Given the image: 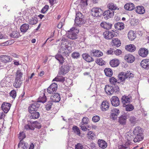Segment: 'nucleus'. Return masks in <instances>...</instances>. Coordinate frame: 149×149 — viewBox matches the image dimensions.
I'll return each instance as SVG.
<instances>
[{"instance_id":"nucleus-59","label":"nucleus","mask_w":149,"mask_h":149,"mask_svg":"<svg viewBox=\"0 0 149 149\" xmlns=\"http://www.w3.org/2000/svg\"><path fill=\"white\" fill-rule=\"evenodd\" d=\"M109 81L111 84L113 85L115 84L117 82V79L113 77H111L109 79Z\"/></svg>"},{"instance_id":"nucleus-3","label":"nucleus","mask_w":149,"mask_h":149,"mask_svg":"<svg viewBox=\"0 0 149 149\" xmlns=\"http://www.w3.org/2000/svg\"><path fill=\"white\" fill-rule=\"evenodd\" d=\"M79 32V30L75 29L74 27H72L68 31L67 37L71 39H76L77 38V34Z\"/></svg>"},{"instance_id":"nucleus-33","label":"nucleus","mask_w":149,"mask_h":149,"mask_svg":"<svg viewBox=\"0 0 149 149\" xmlns=\"http://www.w3.org/2000/svg\"><path fill=\"white\" fill-rule=\"evenodd\" d=\"M125 49L131 52H134L136 49L135 46L132 45H127L125 47Z\"/></svg>"},{"instance_id":"nucleus-20","label":"nucleus","mask_w":149,"mask_h":149,"mask_svg":"<svg viewBox=\"0 0 149 149\" xmlns=\"http://www.w3.org/2000/svg\"><path fill=\"white\" fill-rule=\"evenodd\" d=\"M97 143L99 146L103 149L105 148L107 146V142L102 139H99Z\"/></svg>"},{"instance_id":"nucleus-36","label":"nucleus","mask_w":149,"mask_h":149,"mask_svg":"<svg viewBox=\"0 0 149 149\" xmlns=\"http://www.w3.org/2000/svg\"><path fill=\"white\" fill-rule=\"evenodd\" d=\"M135 137L134 141L135 143L138 142L142 140L143 138V135L139 134L135 135Z\"/></svg>"},{"instance_id":"nucleus-14","label":"nucleus","mask_w":149,"mask_h":149,"mask_svg":"<svg viewBox=\"0 0 149 149\" xmlns=\"http://www.w3.org/2000/svg\"><path fill=\"white\" fill-rule=\"evenodd\" d=\"M11 105L8 103L4 102L1 106V108L5 113H7L10 109Z\"/></svg>"},{"instance_id":"nucleus-50","label":"nucleus","mask_w":149,"mask_h":149,"mask_svg":"<svg viewBox=\"0 0 149 149\" xmlns=\"http://www.w3.org/2000/svg\"><path fill=\"white\" fill-rule=\"evenodd\" d=\"M47 92L50 94H53L54 92H56V88H53L50 86L47 89Z\"/></svg>"},{"instance_id":"nucleus-52","label":"nucleus","mask_w":149,"mask_h":149,"mask_svg":"<svg viewBox=\"0 0 149 149\" xmlns=\"http://www.w3.org/2000/svg\"><path fill=\"white\" fill-rule=\"evenodd\" d=\"M72 56L74 59H77L80 56V54L79 52H74L72 54Z\"/></svg>"},{"instance_id":"nucleus-41","label":"nucleus","mask_w":149,"mask_h":149,"mask_svg":"<svg viewBox=\"0 0 149 149\" xmlns=\"http://www.w3.org/2000/svg\"><path fill=\"white\" fill-rule=\"evenodd\" d=\"M107 7L109 10H112V11L116 10L117 8L116 4L112 3H109L107 5Z\"/></svg>"},{"instance_id":"nucleus-32","label":"nucleus","mask_w":149,"mask_h":149,"mask_svg":"<svg viewBox=\"0 0 149 149\" xmlns=\"http://www.w3.org/2000/svg\"><path fill=\"white\" fill-rule=\"evenodd\" d=\"M112 44L113 46L118 47L121 45L120 40L118 38L113 39L112 40Z\"/></svg>"},{"instance_id":"nucleus-18","label":"nucleus","mask_w":149,"mask_h":149,"mask_svg":"<svg viewBox=\"0 0 149 149\" xmlns=\"http://www.w3.org/2000/svg\"><path fill=\"white\" fill-rule=\"evenodd\" d=\"M82 57L84 60L88 62L93 61L94 59L90 55L86 53L83 54Z\"/></svg>"},{"instance_id":"nucleus-17","label":"nucleus","mask_w":149,"mask_h":149,"mask_svg":"<svg viewBox=\"0 0 149 149\" xmlns=\"http://www.w3.org/2000/svg\"><path fill=\"white\" fill-rule=\"evenodd\" d=\"M12 60V58L8 56L2 55L0 58L1 61L4 63L10 62Z\"/></svg>"},{"instance_id":"nucleus-28","label":"nucleus","mask_w":149,"mask_h":149,"mask_svg":"<svg viewBox=\"0 0 149 149\" xmlns=\"http://www.w3.org/2000/svg\"><path fill=\"white\" fill-rule=\"evenodd\" d=\"M31 114L30 118L31 119H36L38 118L40 116V114L38 112L34 111L32 112H30Z\"/></svg>"},{"instance_id":"nucleus-62","label":"nucleus","mask_w":149,"mask_h":149,"mask_svg":"<svg viewBox=\"0 0 149 149\" xmlns=\"http://www.w3.org/2000/svg\"><path fill=\"white\" fill-rule=\"evenodd\" d=\"M10 95L13 98H15L16 96V92L15 91L13 90L10 93Z\"/></svg>"},{"instance_id":"nucleus-31","label":"nucleus","mask_w":149,"mask_h":149,"mask_svg":"<svg viewBox=\"0 0 149 149\" xmlns=\"http://www.w3.org/2000/svg\"><path fill=\"white\" fill-rule=\"evenodd\" d=\"M136 36V34L133 31H130L128 33V37L130 40H133L135 39Z\"/></svg>"},{"instance_id":"nucleus-37","label":"nucleus","mask_w":149,"mask_h":149,"mask_svg":"<svg viewBox=\"0 0 149 149\" xmlns=\"http://www.w3.org/2000/svg\"><path fill=\"white\" fill-rule=\"evenodd\" d=\"M20 146L22 148V149H26L28 147V144L25 143L22 140H20L19 143L18 144V147H19Z\"/></svg>"},{"instance_id":"nucleus-25","label":"nucleus","mask_w":149,"mask_h":149,"mask_svg":"<svg viewBox=\"0 0 149 149\" xmlns=\"http://www.w3.org/2000/svg\"><path fill=\"white\" fill-rule=\"evenodd\" d=\"M134 5L133 3H126L124 6L125 9L128 10H132L134 8Z\"/></svg>"},{"instance_id":"nucleus-30","label":"nucleus","mask_w":149,"mask_h":149,"mask_svg":"<svg viewBox=\"0 0 149 149\" xmlns=\"http://www.w3.org/2000/svg\"><path fill=\"white\" fill-rule=\"evenodd\" d=\"M115 29L118 30H121L124 28V24L122 22H117L114 25Z\"/></svg>"},{"instance_id":"nucleus-39","label":"nucleus","mask_w":149,"mask_h":149,"mask_svg":"<svg viewBox=\"0 0 149 149\" xmlns=\"http://www.w3.org/2000/svg\"><path fill=\"white\" fill-rule=\"evenodd\" d=\"M31 124L32 125V126L34 128L35 127L38 129L41 128V126L40 124L37 121H33L31 122L30 121Z\"/></svg>"},{"instance_id":"nucleus-64","label":"nucleus","mask_w":149,"mask_h":149,"mask_svg":"<svg viewBox=\"0 0 149 149\" xmlns=\"http://www.w3.org/2000/svg\"><path fill=\"white\" fill-rule=\"evenodd\" d=\"M130 121L131 123L134 124L136 122V119L135 118L134 116L131 117L130 118Z\"/></svg>"},{"instance_id":"nucleus-26","label":"nucleus","mask_w":149,"mask_h":149,"mask_svg":"<svg viewBox=\"0 0 149 149\" xmlns=\"http://www.w3.org/2000/svg\"><path fill=\"white\" fill-rule=\"evenodd\" d=\"M55 58L59 61L61 65H62L65 61V59L63 56L61 54H58L56 55Z\"/></svg>"},{"instance_id":"nucleus-63","label":"nucleus","mask_w":149,"mask_h":149,"mask_svg":"<svg viewBox=\"0 0 149 149\" xmlns=\"http://www.w3.org/2000/svg\"><path fill=\"white\" fill-rule=\"evenodd\" d=\"M49 8V6L46 5L41 10V12L43 13H45L48 10Z\"/></svg>"},{"instance_id":"nucleus-7","label":"nucleus","mask_w":149,"mask_h":149,"mask_svg":"<svg viewBox=\"0 0 149 149\" xmlns=\"http://www.w3.org/2000/svg\"><path fill=\"white\" fill-rule=\"evenodd\" d=\"M102 14L104 18L107 20L113 16L114 12L112 10H108L103 12Z\"/></svg>"},{"instance_id":"nucleus-23","label":"nucleus","mask_w":149,"mask_h":149,"mask_svg":"<svg viewBox=\"0 0 149 149\" xmlns=\"http://www.w3.org/2000/svg\"><path fill=\"white\" fill-rule=\"evenodd\" d=\"M139 54L142 57H146L148 53V51L146 49L141 48L139 51Z\"/></svg>"},{"instance_id":"nucleus-38","label":"nucleus","mask_w":149,"mask_h":149,"mask_svg":"<svg viewBox=\"0 0 149 149\" xmlns=\"http://www.w3.org/2000/svg\"><path fill=\"white\" fill-rule=\"evenodd\" d=\"M104 72L107 76L110 77L113 74L112 70L110 68H106L104 70Z\"/></svg>"},{"instance_id":"nucleus-51","label":"nucleus","mask_w":149,"mask_h":149,"mask_svg":"<svg viewBox=\"0 0 149 149\" xmlns=\"http://www.w3.org/2000/svg\"><path fill=\"white\" fill-rule=\"evenodd\" d=\"M19 33L16 31H13L10 34V36L13 38H17L19 37Z\"/></svg>"},{"instance_id":"nucleus-54","label":"nucleus","mask_w":149,"mask_h":149,"mask_svg":"<svg viewBox=\"0 0 149 149\" xmlns=\"http://www.w3.org/2000/svg\"><path fill=\"white\" fill-rule=\"evenodd\" d=\"M112 113L111 114L112 116L118 115L119 113V110L116 108L113 109L112 110Z\"/></svg>"},{"instance_id":"nucleus-13","label":"nucleus","mask_w":149,"mask_h":149,"mask_svg":"<svg viewBox=\"0 0 149 149\" xmlns=\"http://www.w3.org/2000/svg\"><path fill=\"white\" fill-rule=\"evenodd\" d=\"M51 101L53 102H58L60 100L61 97L59 94L57 93H54L52 95L50 98Z\"/></svg>"},{"instance_id":"nucleus-24","label":"nucleus","mask_w":149,"mask_h":149,"mask_svg":"<svg viewBox=\"0 0 149 149\" xmlns=\"http://www.w3.org/2000/svg\"><path fill=\"white\" fill-rule=\"evenodd\" d=\"M136 13L139 14H143L145 12L144 8L142 6H138L135 8Z\"/></svg>"},{"instance_id":"nucleus-12","label":"nucleus","mask_w":149,"mask_h":149,"mask_svg":"<svg viewBox=\"0 0 149 149\" xmlns=\"http://www.w3.org/2000/svg\"><path fill=\"white\" fill-rule=\"evenodd\" d=\"M112 105L115 107H117L120 104V101L118 98L116 96H113L111 99Z\"/></svg>"},{"instance_id":"nucleus-8","label":"nucleus","mask_w":149,"mask_h":149,"mask_svg":"<svg viewBox=\"0 0 149 149\" xmlns=\"http://www.w3.org/2000/svg\"><path fill=\"white\" fill-rule=\"evenodd\" d=\"M115 35L113 31L112 32L107 31L104 32L103 33L104 37L107 40L111 39L115 36Z\"/></svg>"},{"instance_id":"nucleus-44","label":"nucleus","mask_w":149,"mask_h":149,"mask_svg":"<svg viewBox=\"0 0 149 149\" xmlns=\"http://www.w3.org/2000/svg\"><path fill=\"white\" fill-rule=\"evenodd\" d=\"M65 80V77L62 76H57L53 79V81L63 82Z\"/></svg>"},{"instance_id":"nucleus-35","label":"nucleus","mask_w":149,"mask_h":149,"mask_svg":"<svg viewBox=\"0 0 149 149\" xmlns=\"http://www.w3.org/2000/svg\"><path fill=\"white\" fill-rule=\"evenodd\" d=\"M119 63L118 60L117 59H113L111 60L110 62V65L113 67L118 66L119 64Z\"/></svg>"},{"instance_id":"nucleus-22","label":"nucleus","mask_w":149,"mask_h":149,"mask_svg":"<svg viewBox=\"0 0 149 149\" xmlns=\"http://www.w3.org/2000/svg\"><path fill=\"white\" fill-rule=\"evenodd\" d=\"M125 59L128 62L132 63L135 60L134 57L131 54H127L124 57Z\"/></svg>"},{"instance_id":"nucleus-5","label":"nucleus","mask_w":149,"mask_h":149,"mask_svg":"<svg viewBox=\"0 0 149 149\" xmlns=\"http://www.w3.org/2000/svg\"><path fill=\"white\" fill-rule=\"evenodd\" d=\"M91 12L93 16L100 17L102 14L103 10L99 8H93L91 10Z\"/></svg>"},{"instance_id":"nucleus-48","label":"nucleus","mask_w":149,"mask_h":149,"mask_svg":"<svg viewBox=\"0 0 149 149\" xmlns=\"http://www.w3.org/2000/svg\"><path fill=\"white\" fill-rule=\"evenodd\" d=\"M67 43L65 42L62 43L61 45V50H64L68 49V46L67 45ZM60 51H61V50H60Z\"/></svg>"},{"instance_id":"nucleus-58","label":"nucleus","mask_w":149,"mask_h":149,"mask_svg":"<svg viewBox=\"0 0 149 149\" xmlns=\"http://www.w3.org/2000/svg\"><path fill=\"white\" fill-rule=\"evenodd\" d=\"M83 148H84V146L81 143H78L75 145V149H83Z\"/></svg>"},{"instance_id":"nucleus-15","label":"nucleus","mask_w":149,"mask_h":149,"mask_svg":"<svg viewBox=\"0 0 149 149\" xmlns=\"http://www.w3.org/2000/svg\"><path fill=\"white\" fill-rule=\"evenodd\" d=\"M140 65L143 68L147 70L149 69V60L146 59L142 60Z\"/></svg>"},{"instance_id":"nucleus-61","label":"nucleus","mask_w":149,"mask_h":149,"mask_svg":"<svg viewBox=\"0 0 149 149\" xmlns=\"http://www.w3.org/2000/svg\"><path fill=\"white\" fill-rule=\"evenodd\" d=\"M100 119V118L99 116H95L93 117L92 120L93 121L95 122H98Z\"/></svg>"},{"instance_id":"nucleus-53","label":"nucleus","mask_w":149,"mask_h":149,"mask_svg":"<svg viewBox=\"0 0 149 149\" xmlns=\"http://www.w3.org/2000/svg\"><path fill=\"white\" fill-rule=\"evenodd\" d=\"M96 63L99 65H102L104 64V61L102 59L97 58L95 60Z\"/></svg>"},{"instance_id":"nucleus-27","label":"nucleus","mask_w":149,"mask_h":149,"mask_svg":"<svg viewBox=\"0 0 149 149\" xmlns=\"http://www.w3.org/2000/svg\"><path fill=\"white\" fill-rule=\"evenodd\" d=\"M129 117L128 116H127L125 114L124 115H122L119 118L118 120L120 124L124 125L125 124L126 121V119L127 118V117Z\"/></svg>"},{"instance_id":"nucleus-29","label":"nucleus","mask_w":149,"mask_h":149,"mask_svg":"<svg viewBox=\"0 0 149 149\" xmlns=\"http://www.w3.org/2000/svg\"><path fill=\"white\" fill-rule=\"evenodd\" d=\"M29 25L28 24H23L20 27V30L21 32L25 33L29 29Z\"/></svg>"},{"instance_id":"nucleus-21","label":"nucleus","mask_w":149,"mask_h":149,"mask_svg":"<svg viewBox=\"0 0 149 149\" xmlns=\"http://www.w3.org/2000/svg\"><path fill=\"white\" fill-rule=\"evenodd\" d=\"M100 26L104 29L109 30L111 28L112 24L109 22H104L101 23Z\"/></svg>"},{"instance_id":"nucleus-10","label":"nucleus","mask_w":149,"mask_h":149,"mask_svg":"<svg viewBox=\"0 0 149 149\" xmlns=\"http://www.w3.org/2000/svg\"><path fill=\"white\" fill-rule=\"evenodd\" d=\"M110 103L107 100L103 101L101 105V109L102 111H106L108 110L109 107Z\"/></svg>"},{"instance_id":"nucleus-6","label":"nucleus","mask_w":149,"mask_h":149,"mask_svg":"<svg viewBox=\"0 0 149 149\" xmlns=\"http://www.w3.org/2000/svg\"><path fill=\"white\" fill-rule=\"evenodd\" d=\"M132 97L129 95L128 96L125 95L122 96L121 98V102L123 104V106L128 104L132 101Z\"/></svg>"},{"instance_id":"nucleus-19","label":"nucleus","mask_w":149,"mask_h":149,"mask_svg":"<svg viewBox=\"0 0 149 149\" xmlns=\"http://www.w3.org/2000/svg\"><path fill=\"white\" fill-rule=\"evenodd\" d=\"M22 81L23 80L15 78L13 84L14 87L16 88H20L22 84Z\"/></svg>"},{"instance_id":"nucleus-9","label":"nucleus","mask_w":149,"mask_h":149,"mask_svg":"<svg viewBox=\"0 0 149 149\" xmlns=\"http://www.w3.org/2000/svg\"><path fill=\"white\" fill-rule=\"evenodd\" d=\"M90 55L95 57H100L103 55V54L101 51L97 49H92L90 51Z\"/></svg>"},{"instance_id":"nucleus-1","label":"nucleus","mask_w":149,"mask_h":149,"mask_svg":"<svg viewBox=\"0 0 149 149\" xmlns=\"http://www.w3.org/2000/svg\"><path fill=\"white\" fill-rule=\"evenodd\" d=\"M104 89L106 93L109 95H111L114 93H118L120 90L118 86L116 84L111 85H107Z\"/></svg>"},{"instance_id":"nucleus-57","label":"nucleus","mask_w":149,"mask_h":149,"mask_svg":"<svg viewBox=\"0 0 149 149\" xmlns=\"http://www.w3.org/2000/svg\"><path fill=\"white\" fill-rule=\"evenodd\" d=\"M26 137L25 134L23 132H20L19 134L18 138L19 139L22 140Z\"/></svg>"},{"instance_id":"nucleus-16","label":"nucleus","mask_w":149,"mask_h":149,"mask_svg":"<svg viewBox=\"0 0 149 149\" xmlns=\"http://www.w3.org/2000/svg\"><path fill=\"white\" fill-rule=\"evenodd\" d=\"M39 107V105L37 102L33 104L29 107V111L30 112H32L34 111H36Z\"/></svg>"},{"instance_id":"nucleus-43","label":"nucleus","mask_w":149,"mask_h":149,"mask_svg":"<svg viewBox=\"0 0 149 149\" xmlns=\"http://www.w3.org/2000/svg\"><path fill=\"white\" fill-rule=\"evenodd\" d=\"M124 107H125V110L127 111H131L134 109V106L131 104H127L125 106H123Z\"/></svg>"},{"instance_id":"nucleus-56","label":"nucleus","mask_w":149,"mask_h":149,"mask_svg":"<svg viewBox=\"0 0 149 149\" xmlns=\"http://www.w3.org/2000/svg\"><path fill=\"white\" fill-rule=\"evenodd\" d=\"M89 120L88 118L87 117H84L82 120L81 123L82 125H86L88 124Z\"/></svg>"},{"instance_id":"nucleus-49","label":"nucleus","mask_w":149,"mask_h":149,"mask_svg":"<svg viewBox=\"0 0 149 149\" xmlns=\"http://www.w3.org/2000/svg\"><path fill=\"white\" fill-rule=\"evenodd\" d=\"M72 129L75 133L79 136L80 135V130L76 126H74L73 127Z\"/></svg>"},{"instance_id":"nucleus-42","label":"nucleus","mask_w":149,"mask_h":149,"mask_svg":"<svg viewBox=\"0 0 149 149\" xmlns=\"http://www.w3.org/2000/svg\"><path fill=\"white\" fill-rule=\"evenodd\" d=\"M23 74V73L21 71V70H17L15 78L23 80L22 77Z\"/></svg>"},{"instance_id":"nucleus-45","label":"nucleus","mask_w":149,"mask_h":149,"mask_svg":"<svg viewBox=\"0 0 149 149\" xmlns=\"http://www.w3.org/2000/svg\"><path fill=\"white\" fill-rule=\"evenodd\" d=\"M42 97L40 96L38 100V102H42L44 103L46 101L47 97L45 95L44 93H43Z\"/></svg>"},{"instance_id":"nucleus-34","label":"nucleus","mask_w":149,"mask_h":149,"mask_svg":"<svg viewBox=\"0 0 149 149\" xmlns=\"http://www.w3.org/2000/svg\"><path fill=\"white\" fill-rule=\"evenodd\" d=\"M133 132L134 135H143L141 128L140 127H136L134 129Z\"/></svg>"},{"instance_id":"nucleus-4","label":"nucleus","mask_w":149,"mask_h":149,"mask_svg":"<svg viewBox=\"0 0 149 149\" xmlns=\"http://www.w3.org/2000/svg\"><path fill=\"white\" fill-rule=\"evenodd\" d=\"M83 18V16L81 13L79 12L77 13L74 20L75 24L78 26H79L80 25L82 24L84 22Z\"/></svg>"},{"instance_id":"nucleus-60","label":"nucleus","mask_w":149,"mask_h":149,"mask_svg":"<svg viewBox=\"0 0 149 149\" xmlns=\"http://www.w3.org/2000/svg\"><path fill=\"white\" fill-rule=\"evenodd\" d=\"M88 136L89 139H92L93 138L94 134L91 131H89L88 133Z\"/></svg>"},{"instance_id":"nucleus-40","label":"nucleus","mask_w":149,"mask_h":149,"mask_svg":"<svg viewBox=\"0 0 149 149\" xmlns=\"http://www.w3.org/2000/svg\"><path fill=\"white\" fill-rule=\"evenodd\" d=\"M38 21V19L36 17H32L29 20V24L31 25L36 24Z\"/></svg>"},{"instance_id":"nucleus-2","label":"nucleus","mask_w":149,"mask_h":149,"mask_svg":"<svg viewBox=\"0 0 149 149\" xmlns=\"http://www.w3.org/2000/svg\"><path fill=\"white\" fill-rule=\"evenodd\" d=\"M134 77L133 73L130 71H127L125 73L122 72L120 73L118 75V78L120 81L123 82L125 79H130Z\"/></svg>"},{"instance_id":"nucleus-11","label":"nucleus","mask_w":149,"mask_h":149,"mask_svg":"<svg viewBox=\"0 0 149 149\" xmlns=\"http://www.w3.org/2000/svg\"><path fill=\"white\" fill-rule=\"evenodd\" d=\"M69 66L66 64L61 67L60 69L59 72L61 74L64 75L69 72Z\"/></svg>"},{"instance_id":"nucleus-55","label":"nucleus","mask_w":149,"mask_h":149,"mask_svg":"<svg viewBox=\"0 0 149 149\" xmlns=\"http://www.w3.org/2000/svg\"><path fill=\"white\" fill-rule=\"evenodd\" d=\"M80 1V5L82 7H84L87 5V0H79Z\"/></svg>"},{"instance_id":"nucleus-46","label":"nucleus","mask_w":149,"mask_h":149,"mask_svg":"<svg viewBox=\"0 0 149 149\" xmlns=\"http://www.w3.org/2000/svg\"><path fill=\"white\" fill-rule=\"evenodd\" d=\"M30 121H28V124L25 126V129H26V130H34L35 128L32 126V125L31 124V123H30Z\"/></svg>"},{"instance_id":"nucleus-47","label":"nucleus","mask_w":149,"mask_h":149,"mask_svg":"<svg viewBox=\"0 0 149 149\" xmlns=\"http://www.w3.org/2000/svg\"><path fill=\"white\" fill-rule=\"evenodd\" d=\"M52 102H53L51 101H50L47 102V104L45 106V107L47 110L49 111L50 110L53 104Z\"/></svg>"}]
</instances>
